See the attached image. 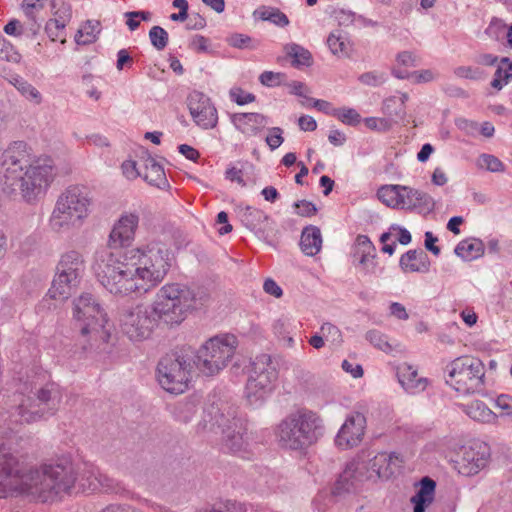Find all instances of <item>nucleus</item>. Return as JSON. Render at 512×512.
I'll use <instances>...</instances> for the list:
<instances>
[{
	"label": "nucleus",
	"instance_id": "f257e3e1",
	"mask_svg": "<svg viewBox=\"0 0 512 512\" xmlns=\"http://www.w3.org/2000/svg\"><path fill=\"white\" fill-rule=\"evenodd\" d=\"M139 213L125 211L115 222L109 234L110 247H101L94 253L92 269L99 283L111 294L127 296L146 292L167 275L172 262L170 250L161 243L143 248L112 249L128 246L135 238Z\"/></svg>",
	"mask_w": 512,
	"mask_h": 512
},
{
	"label": "nucleus",
	"instance_id": "f03ea898",
	"mask_svg": "<svg viewBox=\"0 0 512 512\" xmlns=\"http://www.w3.org/2000/svg\"><path fill=\"white\" fill-rule=\"evenodd\" d=\"M76 488V469L65 458L28 467L0 446V498L14 492L37 493L43 502L54 501Z\"/></svg>",
	"mask_w": 512,
	"mask_h": 512
},
{
	"label": "nucleus",
	"instance_id": "7ed1b4c3",
	"mask_svg": "<svg viewBox=\"0 0 512 512\" xmlns=\"http://www.w3.org/2000/svg\"><path fill=\"white\" fill-rule=\"evenodd\" d=\"M52 178V160H32L24 142H14L6 150L0 183L2 192L8 197L33 203L44 193Z\"/></svg>",
	"mask_w": 512,
	"mask_h": 512
},
{
	"label": "nucleus",
	"instance_id": "20e7f679",
	"mask_svg": "<svg viewBox=\"0 0 512 512\" xmlns=\"http://www.w3.org/2000/svg\"><path fill=\"white\" fill-rule=\"evenodd\" d=\"M45 375L27 376L20 380L7 401L10 420L15 423H33L54 415L61 402V393L55 383H44Z\"/></svg>",
	"mask_w": 512,
	"mask_h": 512
},
{
	"label": "nucleus",
	"instance_id": "39448f33",
	"mask_svg": "<svg viewBox=\"0 0 512 512\" xmlns=\"http://www.w3.org/2000/svg\"><path fill=\"white\" fill-rule=\"evenodd\" d=\"M208 301L207 293L200 288L173 282L163 285L156 293L152 306L162 324L167 327L180 325L194 310Z\"/></svg>",
	"mask_w": 512,
	"mask_h": 512
},
{
	"label": "nucleus",
	"instance_id": "423d86ee",
	"mask_svg": "<svg viewBox=\"0 0 512 512\" xmlns=\"http://www.w3.org/2000/svg\"><path fill=\"white\" fill-rule=\"evenodd\" d=\"M325 433L324 421L316 412L301 408L287 414L275 427L278 445L286 450L303 451Z\"/></svg>",
	"mask_w": 512,
	"mask_h": 512
},
{
	"label": "nucleus",
	"instance_id": "0eeeda50",
	"mask_svg": "<svg viewBox=\"0 0 512 512\" xmlns=\"http://www.w3.org/2000/svg\"><path fill=\"white\" fill-rule=\"evenodd\" d=\"M73 326L83 338V350L99 349L107 343L111 335L112 325L98 300L90 293H83L73 300Z\"/></svg>",
	"mask_w": 512,
	"mask_h": 512
},
{
	"label": "nucleus",
	"instance_id": "6e6552de",
	"mask_svg": "<svg viewBox=\"0 0 512 512\" xmlns=\"http://www.w3.org/2000/svg\"><path fill=\"white\" fill-rule=\"evenodd\" d=\"M90 198L84 188L71 186L57 198L49 218L54 232H67L79 228L89 214Z\"/></svg>",
	"mask_w": 512,
	"mask_h": 512
},
{
	"label": "nucleus",
	"instance_id": "1a4fd4ad",
	"mask_svg": "<svg viewBox=\"0 0 512 512\" xmlns=\"http://www.w3.org/2000/svg\"><path fill=\"white\" fill-rule=\"evenodd\" d=\"M237 345V338L231 334L212 337L197 350L193 364L203 375L214 376L231 361Z\"/></svg>",
	"mask_w": 512,
	"mask_h": 512
},
{
	"label": "nucleus",
	"instance_id": "9d476101",
	"mask_svg": "<svg viewBox=\"0 0 512 512\" xmlns=\"http://www.w3.org/2000/svg\"><path fill=\"white\" fill-rule=\"evenodd\" d=\"M445 381L461 394L482 390L485 367L478 358L463 356L450 362L445 368Z\"/></svg>",
	"mask_w": 512,
	"mask_h": 512
},
{
	"label": "nucleus",
	"instance_id": "9b49d317",
	"mask_svg": "<svg viewBox=\"0 0 512 512\" xmlns=\"http://www.w3.org/2000/svg\"><path fill=\"white\" fill-rule=\"evenodd\" d=\"M191 361L192 357L182 352L163 356L157 365V380L160 386L171 394L184 393L191 377Z\"/></svg>",
	"mask_w": 512,
	"mask_h": 512
},
{
	"label": "nucleus",
	"instance_id": "f8f14e48",
	"mask_svg": "<svg viewBox=\"0 0 512 512\" xmlns=\"http://www.w3.org/2000/svg\"><path fill=\"white\" fill-rule=\"evenodd\" d=\"M277 377L278 372L270 355L261 354L252 361L245 392L251 406H258L264 401Z\"/></svg>",
	"mask_w": 512,
	"mask_h": 512
},
{
	"label": "nucleus",
	"instance_id": "ddd939ff",
	"mask_svg": "<svg viewBox=\"0 0 512 512\" xmlns=\"http://www.w3.org/2000/svg\"><path fill=\"white\" fill-rule=\"evenodd\" d=\"M84 259L80 252L70 250L64 253L57 265V273L49 290L54 299H66L79 285L84 272Z\"/></svg>",
	"mask_w": 512,
	"mask_h": 512
},
{
	"label": "nucleus",
	"instance_id": "4468645a",
	"mask_svg": "<svg viewBox=\"0 0 512 512\" xmlns=\"http://www.w3.org/2000/svg\"><path fill=\"white\" fill-rule=\"evenodd\" d=\"M122 332L132 341L147 339L161 321L153 306L137 305L130 308L120 319Z\"/></svg>",
	"mask_w": 512,
	"mask_h": 512
},
{
	"label": "nucleus",
	"instance_id": "2eb2a0df",
	"mask_svg": "<svg viewBox=\"0 0 512 512\" xmlns=\"http://www.w3.org/2000/svg\"><path fill=\"white\" fill-rule=\"evenodd\" d=\"M490 459V448L484 442H473L461 449L455 461L458 472L464 476H472L486 467Z\"/></svg>",
	"mask_w": 512,
	"mask_h": 512
},
{
	"label": "nucleus",
	"instance_id": "dca6fc26",
	"mask_svg": "<svg viewBox=\"0 0 512 512\" xmlns=\"http://www.w3.org/2000/svg\"><path fill=\"white\" fill-rule=\"evenodd\" d=\"M190 115L202 129H212L217 125L218 114L210 98L199 91H193L187 98Z\"/></svg>",
	"mask_w": 512,
	"mask_h": 512
},
{
	"label": "nucleus",
	"instance_id": "f3484780",
	"mask_svg": "<svg viewBox=\"0 0 512 512\" xmlns=\"http://www.w3.org/2000/svg\"><path fill=\"white\" fill-rule=\"evenodd\" d=\"M365 428V416L360 412L351 413L338 431L335 444L341 449H350L357 446L363 439Z\"/></svg>",
	"mask_w": 512,
	"mask_h": 512
},
{
	"label": "nucleus",
	"instance_id": "a211bd4d",
	"mask_svg": "<svg viewBox=\"0 0 512 512\" xmlns=\"http://www.w3.org/2000/svg\"><path fill=\"white\" fill-rule=\"evenodd\" d=\"M242 222L244 225L253 231L258 238L268 242L269 238L274 234L273 222L270 221L267 214L262 210L246 207L243 215Z\"/></svg>",
	"mask_w": 512,
	"mask_h": 512
},
{
	"label": "nucleus",
	"instance_id": "6ab92c4d",
	"mask_svg": "<svg viewBox=\"0 0 512 512\" xmlns=\"http://www.w3.org/2000/svg\"><path fill=\"white\" fill-rule=\"evenodd\" d=\"M402 462L400 455L395 452L378 453L368 462V470L371 471L368 477L375 475L378 478L389 479L401 467Z\"/></svg>",
	"mask_w": 512,
	"mask_h": 512
},
{
	"label": "nucleus",
	"instance_id": "aec40b11",
	"mask_svg": "<svg viewBox=\"0 0 512 512\" xmlns=\"http://www.w3.org/2000/svg\"><path fill=\"white\" fill-rule=\"evenodd\" d=\"M396 375L400 385L408 394L415 395L421 393L429 384L428 379L419 377L417 369L408 363L399 365Z\"/></svg>",
	"mask_w": 512,
	"mask_h": 512
},
{
	"label": "nucleus",
	"instance_id": "412c9836",
	"mask_svg": "<svg viewBox=\"0 0 512 512\" xmlns=\"http://www.w3.org/2000/svg\"><path fill=\"white\" fill-rule=\"evenodd\" d=\"M223 446L232 453H245L249 447V437L246 429L233 420L223 431Z\"/></svg>",
	"mask_w": 512,
	"mask_h": 512
},
{
	"label": "nucleus",
	"instance_id": "4be33fe9",
	"mask_svg": "<svg viewBox=\"0 0 512 512\" xmlns=\"http://www.w3.org/2000/svg\"><path fill=\"white\" fill-rule=\"evenodd\" d=\"M234 126L247 136L257 135L268 123V117L261 113H235L231 116Z\"/></svg>",
	"mask_w": 512,
	"mask_h": 512
},
{
	"label": "nucleus",
	"instance_id": "5701e85b",
	"mask_svg": "<svg viewBox=\"0 0 512 512\" xmlns=\"http://www.w3.org/2000/svg\"><path fill=\"white\" fill-rule=\"evenodd\" d=\"M375 247L366 235H358L355 241L353 257L363 266L366 273H376Z\"/></svg>",
	"mask_w": 512,
	"mask_h": 512
},
{
	"label": "nucleus",
	"instance_id": "b1692460",
	"mask_svg": "<svg viewBox=\"0 0 512 512\" xmlns=\"http://www.w3.org/2000/svg\"><path fill=\"white\" fill-rule=\"evenodd\" d=\"M436 483L430 477H424L416 494L411 498L414 504L413 512H425V509L433 502Z\"/></svg>",
	"mask_w": 512,
	"mask_h": 512
},
{
	"label": "nucleus",
	"instance_id": "393cba45",
	"mask_svg": "<svg viewBox=\"0 0 512 512\" xmlns=\"http://www.w3.org/2000/svg\"><path fill=\"white\" fill-rule=\"evenodd\" d=\"M399 265L404 272H427L430 262L423 250H409L401 256Z\"/></svg>",
	"mask_w": 512,
	"mask_h": 512
},
{
	"label": "nucleus",
	"instance_id": "a878e982",
	"mask_svg": "<svg viewBox=\"0 0 512 512\" xmlns=\"http://www.w3.org/2000/svg\"><path fill=\"white\" fill-rule=\"evenodd\" d=\"M302 252L307 256L318 254L322 247L321 231L316 226H307L303 229L300 239Z\"/></svg>",
	"mask_w": 512,
	"mask_h": 512
},
{
	"label": "nucleus",
	"instance_id": "bb28decb",
	"mask_svg": "<svg viewBox=\"0 0 512 512\" xmlns=\"http://www.w3.org/2000/svg\"><path fill=\"white\" fill-rule=\"evenodd\" d=\"M366 468L364 463L351 462L347 464L343 473L339 476L334 488V492L340 494L349 492L355 487V482L360 480L359 470Z\"/></svg>",
	"mask_w": 512,
	"mask_h": 512
},
{
	"label": "nucleus",
	"instance_id": "cd10ccee",
	"mask_svg": "<svg viewBox=\"0 0 512 512\" xmlns=\"http://www.w3.org/2000/svg\"><path fill=\"white\" fill-rule=\"evenodd\" d=\"M455 254L466 261L477 259L484 254V244L476 238L462 240L456 246Z\"/></svg>",
	"mask_w": 512,
	"mask_h": 512
},
{
	"label": "nucleus",
	"instance_id": "c85d7f7f",
	"mask_svg": "<svg viewBox=\"0 0 512 512\" xmlns=\"http://www.w3.org/2000/svg\"><path fill=\"white\" fill-rule=\"evenodd\" d=\"M144 167V179L148 183L159 188L166 185L167 179L163 167L148 153L144 160Z\"/></svg>",
	"mask_w": 512,
	"mask_h": 512
},
{
	"label": "nucleus",
	"instance_id": "c756f323",
	"mask_svg": "<svg viewBox=\"0 0 512 512\" xmlns=\"http://www.w3.org/2000/svg\"><path fill=\"white\" fill-rule=\"evenodd\" d=\"M286 55L292 59L291 64L295 68L309 67L313 63L312 54L303 46L289 43L284 46Z\"/></svg>",
	"mask_w": 512,
	"mask_h": 512
},
{
	"label": "nucleus",
	"instance_id": "7c9ffc66",
	"mask_svg": "<svg viewBox=\"0 0 512 512\" xmlns=\"http://www.w3.org/2000/svg\"><path fill=\"white\" fill-rule=\"evenodd\" d=\"M97 481V468L90 465L78 472L76 471V488L81 492H95L99 489Z\"/></svg>",
	"mask_w": 512,
	"mask_h": 512
},
{
	"label": "nucleus",
	"instance_id": "2f4dec72",
	"mask_svg": "<svg viewBox=\"0 0 512 512\" xmlns=\"http://www.w3.org/2000/svg\"><path fill=\"white\" fill-rule=\"evenodd\" d=\"M467 415L478 422L495 423L497 415L482 401L476 400L467 405Z\"/></svg>",
	"mask_w": 512,
	"mask_h": 512
},
{
	"label": "nucleus",
	"instance_id": "473e14b6",
	"mask_svg": "<svg viewBox=\"0 0 512 512\" xmlns=\"http://www.w3.org/2000/svg\"><path fill=\"white\" fill-rule=\"evenodd\" d=\"M401 189L403 185H385L378 189V199L386 206L400 209L403 199L401 198Z\"/></svg>",
	"mask_w": 512,
	"mask_h": 512
},
{
	"label": "nucleus",
	"instance_id": "72a5a7b5",
	"mask_svg": "<svg viewBox=\"0 0 512 512\" xmlns=\"http://www.w3.org/2000/svg\"><path fill=\"white\" fill-rule=\"evenodd\" d=\"M253 15L263 21H270L280 27H285L289 24L288 17L277 8L261 6L254 11Z\"/></svg>",
	"mask_w": 512,
	"mask_h": 512
},
{
	"label": "nucleus",
	"instance_id": "f704fd0d",
	"mask_svg": "<svg viewBox=\"0 0 512 512\" xmlns=\"http://www.w3.org/2000/svg\"><path fill=\"white\" fill-rule=\"evenodd\" d=\"M100 33V23L88 20L76 33L75 41L79 45H87L96 41Z\"/></svg>",
	"mask_w": 512,
	"mask_h": 512
},
{
	"label": "nucleus",
	"instance_id": "c9c22d12",
	"mask_svg": "<svg viewBox=\"0 0 512 512\" xmlns=\"http://www.w3.org/2000/svg\"><path fill=\"white\" fill-rule=\"evenodd\" d=\"M512 78V62L509 58H502L491 81V86L497 90L503 88Z\"/></svg>",
	"mask_w": 512,
	"mask_h": 512
},
{
	"label": "nucleus",
	"instance_id": "e433bc0d",
	"mask_svg": "<svg viewBox=\"0 0 512 512\" xmlns=\"http://www.w3.org/2000/svg\"><path fill=\"white\" fill-rule=\"evenodd\" d=\"M10 83L28 100L34 101L36 104L41 102V94L39 91L19 76H13Z\"/></svg>",
	"mask_w": 512,
	"mask_h": 512
},
{
	"label": "nucleus",
	"instance_id": "4c0bfd02",
	"mask_svg": "<svg viewBox=\"0 0 512 512\" xmlns=\"http://www.w3.org/2000/svg\"><path fill=\"white\" fill-rule=\"evenodd\" d=\"M195 512H246V509L240 502L227 500L203 507Z\"/></svg>",
	"mask_w": 512,
	"mask_h": 512
},
{
	"label": "nucleus",
	"instance_id": "58836bf2",
	"mask_svg": "<svg viewBox=\"0 0 512 512\" xmlns=\"http://www.w3.org/2000/svg\"><path fill=\"white\" fill-rule=\"evenodd\" d=\"M56 18L49 20L46 24V30L50 31L51 26H55L56 30H63L67 22L71 19V7L63 3L61 7L55 12Z\"/></svg>",
	"mask_w": 512,
	"mask_h": 512
},
{
	"label": "nucleus",
	"instance_id": "ea45409f",
	"mask_svg": "<svg viewBox=\"0 0 512 512\" xmlns=\"http://www.w3.org/2000/svg\"><path fill=\"white\" fill-rule=\"evenodd\" d=\"M97 481H99V489L98 491L106 492V493H121L124 491L123 486L120 482L110 478L109 476L102 474L99 469H97Z\"/></svg>",
	"mask_w": 512,
	"mask_h": 512
},
{
	"label": "nucleus",
	"instance_id": "a19ab883",
	"mask_svg": "<svg viewBox=\"0 0 512 512\" xmlns=\"http://www.w3.org/2000/svg\"><path fill=\"white\" fill-rule=\"evenodd\" d=\"M416 195L415 203L413 204V209H416L419 213L428 214L432 212L435 208V201L428 193L419 190L414 193Z\"/></svg>",
	"mask_w": 512,
	"mask_h": 512
},
{
	"label": "nucleus",
	"instance_id": "79ce46f5",
	"mask_svg": "<svg viewBox=\"0 0 512 512\" xmlns=\"http://www.w3.org/2000/svg\"><path fill=\"white\" fill-rule=\"evenodd\" d=\"M366 339L379 350L389 353L393 350L388 337L378 330H370L366 333Z\"/></svg>",
	"mask_w": 512,
	"mask_h": 512
},
{
	"label": "nucleus",
	"instance_id": "37998d69",
	"mask_svg": "<svg viewBox=\"0 0 512 512\" xmlns=\"http://www.w3.org/2000/svg\"><path fill=\"white\" fill-rule=\"evenodd\" d=\"M149 39L152 46L158 50H163L168 44V33L160 26H153L149 31Z\"/></svg>",
	"mask_w": 512,
	"mask_h": 512
},
{
	"label": "nucleus",
	"instance_id": "c03bdc74",
	"mask_svg": "<svg viewBox=\"0 0 512 512\" xmlns=\"http://www.w3.org/2000/svg\"><path fill=\"white\" fill-rule=\"evenodd\" d=\"M478 165L490 172L504 171V164L496 156L491 154H482L478 159Z\"/></svg>",
	"mask_w": 512,
	"mask_h": 512
},
{
	"label": "nucleus",
	"instance_id": "a18cd8bd",
	"mask_svg": "<svg viewBox=\"0 0 512 512\" xmlns=\"http://www.w3.org/2000/svg\"><path fill=\"white\" fill-rule=\"evenodd\" d=\"M338 119L344 124L355 126L360 122V114L352 108H343L337 110L335 114Z\"/></svg>",
	"mask_w": 512,
	"mask_h": 512
},
{
	"label": "nucleus",
	"instance_id": "49530a36",
	"mask_svg": "<svg viewBox=\"0 0 512 512\" xmlns=\"http://www.w3.org/2000/svg\"><path fill=\"white\" fill-rule=\"evenodd\" d=\"M358 79L364 85L375 87L383 84L386 81V76L384 73L370 71L361 74Z\"/></svg>",
	"mask_w": 512,
	"mask_h": 512
},
{
	"label": "nucleus",
	"instance_id": "de8ad7c7",
	"mask_svg": "<svg viewBox=\"0 0 512 512\" xmlns=\"http://www.w3.org/2000/svg\"><path fill=\"white\" fill-rule=\"evenodd\" d=\"M454 74L459 78L470 80H479L483 76V72L479 68H473L471 66H459L454 69Z\"/></svg>",
	"mask_w": 512,
	"mask_h": 512
},
{
	"label": "nucleus",
	"instance_id": "09e8293b",
	"mask_svg": "<svg viewBox=\"0 0 512 512\" xmlns=\"http://www.w3.org/2000/svg\"><path fill=\"white\" fill-rule=\"evenodd\" d=\"M327 44H328L330 51L334 55L343 53L346 50L345 40L341 37V35L339 33H336V32L330 33V35L327 39Z\"/></svg>",
	"mask_w": 512,
	"mask_h": 512
},
{
	"label": "nucleus",
	"instance_id": "8fccbe9b",
	"mask_svg": "<svg viewBox=\"0 0 512 512\" xmlns=\"http://www.w3.org/2000/svg\"><path fill=\"white\" fill-rule=\"evenodd\" d=\"M231 99L238 105H245L255 101V95L252 93L245 92L241 88H233L230 90Z\"/></svg>",
	"mask_w": 512,
	"mask_h": 512
},
{
	"label": "nucleus",
	"instance_id": "3c124183",
	"mask_svg": "<svg viewBox=\"0 0 512 512\" xmlns=\"http://www.w3.org/2000/svg\"><path fill=\"white\" fill-rule=\"evenodd\" d=\"M297 209V214L302 217H310L317 213V208L314 203L307 200H299L294 203Z\"/></svg>",
	"mask_w": 512,
	"mask_h": 512
},
{
	"label": "nucleus",
	"instance_id": "603ef678",
	"mask_svg": "<svg viewBox=\"0 0 512 512\" xmlns=\"http://www.w3.org/2000/svg\"><path fill=\"white\" fill-rule=\"evenodd\" d=\"M269 132V135L266 137V143L271 150H275L284 142L283 130L280 127H273Z\"/></svg>",
	"mask_w": 512,
	"mask_h": 512
},
{
	"label": "nucleus",
	"instance_id": "864d4df0",
	"mask_svg": "<svg viewBox=\"0 0 512 512\" xmlns=\"http://www.w3.org/2000/svg\"><path fill=\"white\" fill-rule=\"evenodd\" d=\"M320 331L322 335L331 342H340L341 341V331L335 325L331 323H324Z\"/></svg>",
	"mask_w": 512,
	"mask_h": 512
},
{
	"label": "nucleus",
	"instance_id": "5fc2aeb1",
	"mask_svg": "<svg viewBox=\"0 0 512 512\" xmlns=\"http://www.w3.org/2000/svg\"><path fill=\"white\" fill-rule=\"evenodd\" d=\"M282 78H283L282 73L265 71L259 76V81L264 86L274 87V86L280 85Z\"/></svg>",
	"mask_w": 512,
	"mask_h": 512
},
{
	"label": "nucleus",
	"instance_id": "6e6d98bb",
	"mask_svg": "<svg viewBox=\"0 0 512 512\" xmlns=\"http://www.w3.org/2000/svg\"><path fill=\"white\" fill-rule=\"evenodd\" d=\"M404 189H401V198L404 203H401L400 209H413V204L415 203L416 195L414 193L418 192V189H414L408 186H403Z\"/></svg>",
	"mask_w": 512,
	"mask_h": 512
},
{
	"label": "nucleus",
	"instance_id": "4d7b16f0",
	"mask_svg": "<svg viewBox=\"0 0 512 512\" xmlns=\"http://www.w3.org/2000/svg\"><path fill=\"white\" fill-rule=\"evenodd\" d=\"M389 315L398 320H408L409 314L405 308V306L399 302H392L389 305Z\"/></svg>",
	"mask_w": 512,
	"mask_h": 512
},
{
	"label": "nucleus",
	"instance_id": "13d9d810",
	"mask_svg": "<svg viewBox=\"0 0 512 512\" xmlns=\"http://www.w3.org/2000/svg\"><path fill=\"white\" fill-rule=\"evenodd\" d=\"M398 98L397 97H390L386 99L383 103V111L386 115H388L391 118H403L404 115H397L396 111H398L397 106Z\"/></svg>",
	"mask_w": 512,
	"mask_h": 512
},
{
	"label": "nucleus",
	"instance_id": "bf43d9fd",
	"mask_svg": "<svg viewBox=\"0 0 512 512\" xmlns=\"http://www.w3.org/2000/svg\"><path fill=\"white\" fill-rule=\"evenodd\" d=\"M252 39L244 34H233L228 38V42L232 47L243 49L249 47Z\"/></svg>",
	"mask_w": 512,
	"mask_h": 512
},
{
	"label": "nucleus",
	"instance_id": "052dcab7",
	"mask_svg": "<svg viewBox=\"0 0 512 512\" xmlns=\"http://www.w3.org/2000/svg\"><path fill=\"white\" fill-rule=\"evenodd\" d=\"M44 0H23L22 9L27 17H32L33 10H41Z\"/></svg>",
	"mask_w": 512,
	"mask_h": 512
},
{
	"label": "nucleus",
	"instance_id": "680f3d73",
	"mask_svg": "<svg viewBox=\"0 0 512 512\" xmlns=\"http://www.w3.org/2000/svg\"><path fill=\"white\" fill-rule=\"evenodd\" d=\"M496 405L499 407L504 414H512V396L507 394H501L496 399Z\"/></svg>",
	"mask_w": 512,
	"mask_h": 512
},
{
	"label": "nucleus",
	"instance_id": "e2e57ef3",
	"mask_svg": "<svg viewBox=\"0 0 512 512\" xmlns=\"http://www.w3.org/2000/svg\"><path fill=\"white\" fill-rule=\"evenodd\" d=\"M411 78L414 83H426L435 79V74L432 70L414 71L411 73Z\"/></svg>",
	"mask_w": 512,
	"mask_h": 512
},
{
	"label": "nucleus",
	"instance_id": "0e129e2a",
	"mask_svg": "<svg viewBox=\"0 0 512 512\" xmlns=\"http://www.w3.org/2000/svg\"><path fill=\"white\" fill-rule=\"evenodd\" d=\"M4 32L12 36H20L24 33V26L17 19L10 20L4 27Z\"/></svg>",
	"mask_w": 512,
	"mask_h": 512
},
{
	"label": "nucleus",
	"instance_id": "69168bd1",
	"mask_svg": "<svg viewBox=\"0 0 512 512\" xmlns=\"http://www.w3.org/2000/svg\"><path fill=\"white\" fill-rule=\"evenodd\" d=\"M133 63L132 57L129 55L126 49H121L117 53L116 68L121 71L125 66H131Z\"/></svg>",
	"mask_w": 512,
	"mask_h": 512
},
{
	"label": "nucleus",
	"instance_id": "338daca9",
	"mask_svg": "<svg viewBox=\"0 0 512 512\" xmlns=\"http://www.w3.org/2000/svg\"><path fill=\"white\" fill-rule=\"evenodd\" d=\"M186 28L188 30H200L205 27L206 20L199 14H192L189 18H187Z\"/></svg>",
	"mask_w": 512,
	"mask_h": 512
},
{
	"label": "nucleus",
	"instance_id": "774afa93",
	"mask_svg": "<svg viewBox=\"0 0 512 512\" xmlns=\"http://www.w3.org/2000/svg\"><path fill=\"white\" fill-rule=\"evenodd\" d=\"M263 289L267 294H270L276 298L281 297L283 294L281 287L273 279L270 278L265 280Z\"/></svg>",
	"mask_w": 512,
	"mask_h": 512
}]
</instances>
